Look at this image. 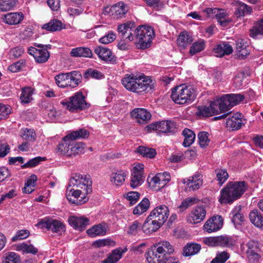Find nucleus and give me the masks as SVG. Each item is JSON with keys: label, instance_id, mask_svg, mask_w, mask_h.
<instances>
[{"label": "nucleus", "instance_id": "nucleus-1", "mask_svg": "<svg viewBox=\"0 0 263 263\" xmlns=\"http://www.w3.org/2000/svg\"><path fill=\"white\" fill-rule=\"evenodd\" d=\"M202 241L204 245L208 246L242 247L246 244L247 247H257L258 245V242L254 240L248 241L247 239H242L237 236H230L227 235L204 237Z\"/></svg>", "mask_w": 263, "mask_h": 263}, {"label": "nucleus", "instance_id": "nucleus-2", "mask_svg": "<svg viewBox=\"0 0 263 263\" xmlns=\"http://www.w3.org/2000/svg\"><path fill=\"white\" fill-rule=\"evenodd\" d=\"M248 187L244 181L229 182L226 186L220 191L219 201L221 203H232L240 198Z\"/></svg>", "mask_w": 263, "mask_h": 263}, {"label": "nucleus", "instance_id": "nucleus-3", "mask_svg": "<svg viewBox=\"0 0 263 263\" xmlns=\"http://www.w3.org/2000/svg\"><path fill=\"white\" fill-rule=\"evenodd\" d=\"M122 83L127 90L137 93L148 91L154 87L152 80L144 76L137 77L134 74H126L123 78Z\"/></svg>", "mask_w": 263, "mask_h": 263}, {"label": "nucleus", "instance_id": "nucleus-4", "mask_svg": "<svg viewBox=\"0 0 263 263\" xmlns=\"http://www.w3.org/2000/svg\"><path fill=\"white\" fill-rule=\"evenodd\" d=\"M171 97L175 103L189 104L195 99L196 93L192 86L181 85L176 86L172 90Z\"/></svg>", "mask_w": 263, "mask_h": 263}, {"label": "nucleus", "instance_id": "nucleus-5", "mask_svg": "<svg viewBox=\"0 0 263 263\" xmlns=\"http://www.w3.org/2000/svg\"><path fill=\"white\" fill-rule=\"evenodd\" d=\"M57 150L60 155L71 157L84 153V144L81 142H74L67 135L59 144Z\"/></svg>", "mask_w": 263, "mask_h": 263}, {"label": "nucleus", "instance_id": "nucleus-6", "mask_svg": "<svg viewBox=\"0 0 263 263\" xmlns=\"http://www.w3.org/2000/svg\"><path fill=\"white\" fill-rule=\"evenodd\" d=\"M61 104L70 112H78L90 107L82 91H78L72 96L61 102Z\"/></svg>", "mask_w": 263, "mask_h": 263}, {"label": "nucleus", "instance_id": "nucleus-7", "mask_svg": "<svg viewBox=\"0 0 263 263\" xmlns=\"http://www.w3.org/2000/svg\"><path fill=\"white\" fill-rule=\"evenodd\" d=\"M154 36V31L152 27L139 26L137 28L136 43L140 48L145 49L150 46Z\"/></svg>", "mask_w": 263, "mask_h": 263}, {"label": "nucleus", "instance_id": "nucleus-8", "mask_svg": "<svg viewBox=\"0 0 263 263\" xmlns=\"http://www.w3.org/2000/svg\"><path fill=\"white\" fill-rule=\"evenodd\" d=\"M241 94H227L217 98L220 103V110L223 113L228 111L233 106L236 105L244 99Z\"/></svg>", "mask_w": 263, "mask_h": 263}, {"label": "nucleus", "instance_id": "nucleus-9", "mask_svg": "<svg viewBox=\"0 0 263 263\" xmlns=\"http://www.w3.org/2000/svg\"><path fill=\"white\" fill-rule=\"evenodd\" d=\"M70 186L75 187L86 193L91 192L92 182L89 176L85 174H75L71 177L69 183Z\"/></svg>", "mask_w": 263, "mask_h": 263}, {"label": "nucleus", "instance_id": "nucleus-10", "mask_svg": "<svg viewBox=\"0 0 263 263\" xmlns=\"http://www.w3.org/2000/svg\"><path fill=\"white\" fill-rule=\"evenodd\" d=\"M88 193L69 184L67 187L66 196L69 202L79 205L85 203L88 200V198L86 195Z\"/></svg>", "mask_w": 263, "mask_h": 263}, {"label": "nucleus", "instance_id": "nucleus-11", "mask_svg": "<svg viewBox=\"0 0 263 263\" xmlns=\"http://www.w3.org/2000/svg\"><path fill=\"white\" fill-rule=\"evenodd\" d=\"M167 250L163 248H149L147 249L145 256L148 263H162L163 260L167 259Z\"/></svg>", "mask_w": 263, "mask_h": 263}, {"label": "nucleus", "instance_id": "nucleus-12", "mask_svg": "<svg viewBox=\"0 0 263 263\" xmlns=\"http://www.w3.org/2000/svg\"><path fill=\"white\" fill-rule=\"evenodd\" d=\"M227 119L226 125L227 128H229L232 130H238L243 124L241 118V115L239 113H236L233 115H231V112L224 113L223 115L216 117L214 119L215 120H218L221 119Z\"/></svg>", "mask_w": 263, "mask_h": 263}, {"label": "nucleus", "instance_id": "nucleus-13", "mask_svg": "<svg viewBox=\"0 0 263 263\" xmlns=\"http://www.w3.org/2000/svg\"><path fill=\"white\" fill-rule=\"evenodd\" d=\"M41 229L45 228L54 233H61L65 231V227L61 221L46 217L41 219L36 224Z\"/></svg>", "mask_w": 263, "mask_h": 263}, {"label": "nucleus", "instance_id": "nucleus-14", "mask_svg": "<svg viewBox=\"0 0 263 263\" xmlns=\"http://www.w3.org/2000/svg\"><path fill=\"white\" fill-rule=\"evenodd\" d=\"M117 30L121 39L125 40L126 42H131L134 40V36L137 34V28L133 22H128L118 26Z\"/></svg>", "mask_w": 263, "mask_h": 263}, {"label": "nucleus", "instance_id": "nucleus-15", "mask_svg": "<svg viewBox=\"0 0 263 263\" xmlns=\"http://www.w3.org/2000/svg\"><path fill=\"white\" fill-rule=\"evenodd\" d=\"M148 131L156 130L166 134H174L177 131L175 123L172 121H162L147 126Z\"/></svg>", "mask_w": 263, "mask_h": 263}, {"label": "nucleus", "instance_id": "nucleus-16", "mask_svg": "<svg viewBox=\"0 0 263 263\" xmlns=\"http://www.w3.org/2000/svg\"><path fill=\"white\" fill-rule=\"evenodd\" d=\"M169 212L167 206L165 205H160L155 208L149 215L163 225L168 217Z\"/></svg>", "mask_w": 263, "mask_h": 263}, {"label": "nucleus", "instance_id": "nucleus-17", "mask_svg": "<svg viewBox=\"0 0 263 263\" xmlns=\"http://www.w3.org/2000/svg\"><path fill=\"white\" fill-rule=\"evenodd\" d=\"M223 225V219L221 216L217 215L209 219L203 226V229L208 233L219 230Z\"/></svg>", "mask_w": 263, "mask_h": 263}, {"label": "nucleus", "instance_id": "nucleus-18", "mask_svg": "<svg viewBox=\"0 0 263 263\" xmlns=\"http://www.w3.org/2000/svg\"><path fill=\"white\" fill-rule=\"evenodd\" d=\"M143 168L142 164H139L134 167L130 183V185L132 188L135 189L143 183Z\"/></svg>", "mask_w": 263, "mask_h": 263}, {"label": "nucleus", "instance_id": "nucleus-19", "mask_svg": "<svg viewBox=\"0 0 263 263\" xmlns=\"http://www.w3.org/2000/svg\"><path fill=\"white\" fill-rule=\"evenodd\" d=\"M220 103L218 99L214 100L209 106H203L199 107V114L204 117H210L214 115L223 113L220 110Z\"/></svg>", "mask_w": 263, "mask_h": 263}, {"label": "nucleus", "instance_id": "nucleus-20", "mask_svg": "<svg viewBox=\"0 0 263 263\" xmlns=\"http://www.w3.org/2000/svg\"><path fill=\"white\" fill-rule=\"evenodd\" d=\"M68 221L72 228L79 231L84 230L89 224V219L84 216H71Z\"/></svg>", "mask_w": 263, "mask_h": 263}, {"label": "nucleus", "instance_id": "nucleus-21", "mask_svg": "<svg viewBox=\"0 0 263 263\" xmlns=\"http://www.w3.org/2000/svg\"><path fill=\"white\" fill-rule=\"evenodd\" d=\"M206 214V211L203 206H197L191 212L187 221L193 224L198 223L204 219Z\"/></svg>", "mask_w": 263, "mask_h": 263}, {"label": "nucleus", "instance_id": "nucleus-22", "mask_svg": "<svg viewBox=\"0 0 263 263\" xmlns=\"http://www.w3.org/2000/svg\"><path fill=\"white\" fill-rule=\"evenodd\" d=\"M28 53L33 56L35 61L38 63H44L49 58V52L45 49H37L30 47L28 48Z\"/></svg>", "mask_w": 263, "mask_h": 263}, {"label": "nucleus", "instance_id": "nucleus-23", "mask_svg": "<svg viewBox=\"0 0 263 263\" xmlns=\"http://www.w3.org/2000/svg\"><path fill=\"white\" fill-rule=\"evenodd\" d=\"M162 225L148 215L142 226V230L145 234H151L157 231Z\"/></svg>", "mask_w": 263, "mask_h": 263}, {"label": "nucleus", "instance_id": "nucleus-24", "mask_svg": "<svg viewBox=\"0 0 263 263\" xmlns=\"http://www.w3.org/2000/svg\"><path fill=\"white\" fill-rule=\"evenodd\" d=\"M171 180V176L167 172L158 173L152 179V183L159 189L164 187Z\"/></svg>", "mask_w": 263, "mask_h": 263}, {"label": "nucleus", "instance_id": "nucleus-25", "mask_svg": "<svg viewBox=\"0 0 263 263\" xmlns=\"http://www.w3.org/2000/svg\"><path fill=\"white\" fill-rule=\"evenodd\" d=\"M214 55L217 57H222L233 52V48L228 42H222L217 45L213 49Z\"/></svg>", "mask_w": 263, "mask_h": 263}, {"label": "nucleus", "instance_id": "nucleus-26", "mask_svg": "<svg viewBox=\"0 0 263 263\" xmlns=\"http://www.w3.org/2000/svg\"><path fill=\"white\" fill-rule=\"evenodd\" d=\"M127 251V248H117L113 250L102 263H117L122 257L123 254Z\"/></svg>", "mask_w": 263, "mask_h": 263}, {"label": "nucleus", "instance_id": "nucleus-27", "mask_svg": "<svg viewBox=\"0 0 263 263\" xmlns=\"http://www.w3.org/2000/svg\"><path fill=\"white\" fill-rule=\"evenodd\" d=\"M107 225L101 223L92 226L86 231L87 234L91 237L104 236L106 234Z\"/></svg>", "mask_w": 263, "mask_h": 263}, {"label": "nucleus", "instance_id": "nucleus-28", "mask_svg": "<svg viewBox=\"0 0 263 263\" xmlns=\"http://www.w3.org/2000/svg\"><path fill=\"white\" fill-rule=\"evenodd\" d=\"M131 116L137 119L139 123H143L149 120L151 114L144 108H135L131 111Z\"/></svg>", "mask_w": 263, "mask_h": 263}, {"label": "nucleus", "instance_id": "nucleus-29", "mask_svg": "<svg viewBox=\"0 0 263 263\" xmlns=\"http://www.w3.org/2000/svg\"><path fill=\"white\" fill-rule=\"evenodd\" d=\"M202 176L200 174H196L192 177L191 178L187 179L186 181L184 179L183 183L189 189L190 191H195L198 190L202 184Z\"/></svg>", "mask_w": 263, "mask_h": 263}, {"label": "nucleus", "instance_id": "nucleus-30", "mask_svg": "<svg viewBox=\"0 0 263 263\" xmlns=\"http://www.w3.org/2000/svg\"><path fill=\"white\" fill-rule=\"evenodd\" d=\"M236 49L238 56L241 59L245 58L250 53L248 43L243 39L236 41Z\"/></svg>", "mask_w": 263, "mask_h": 263}, {"label": "nucleus", "instance_id": "nucleus-31", "mask_svg": "<svg viewBox=\"0 0 263 263\" xmlns=\"http://www.w3.org/2000/svg\"><path fill=\"white\" fill-rule=\"evenodd\" d=\"M128 9L123 2H120L112 6L109 9L111 15L117 19L124 17Z\"/></svg>", "mask_w": 263, "mask_h": 263}, {"label": "nucleus", "instance_id": "nucleus-32", "mask_svg": "<svg viewBox=\"0 0 263 263\" xmlns=\"http://www.w3.org/2000/svg\"><path fill=\"white\" fill-rule=\"evenodd\" d=\"M95 52L100 59L105 62L112 61L115 58L110 50L102 46L97 47L95 50Z\"/></svg>", "mask_w": 263, "mask_h": 263}, {"label": "nucleus", "instance_id": "nucleus-33", "mask_svg": "<svg viewBox=\"0 0 263 263\" xmlns=\"http://www.w3.org/2000/svg\"><path fill=\"white\" fill-rule=\"evenodd\" d=\"M24 18V15L22 12H11L5 15L4 22L10 25H16L20 24Z\"/></svg>", "mask_w": 263, "mask_h": 263}, {"label": "nucleus", "instance_id": "nucleus-34", "mask_svg": "<svg viewBox=\"0 0 263 263\" xmlns=\"http://www.w3.org/2000/svg\"><path fill=\"white\" fill-rule=\"evenodd\" d=\"M92 55L91 50L87 47H80L72 48L70 51V55L74 58H91Z\"/></svg>", "mask_w": 263, "mask_h": 263}, {"label": "nucleus", "instance_id": "nucleus-35", "mask_svg": "<svg viewBox=\"0 0 263 263\" xmlns=\"http://www.w3.org/2000/svg\"><path fill=\"white\" fill-rule=\"evenodd\" d=\"M68 75L69 87H76L82 81V76L79 71L68 72Z\"/></svg>", "mask_w": 263, "mask_h": 263}, {"label": "nucleus", "instance_id": "nucleus-36", "mask_svg": "<svg viewBox=\"0 0 263 263\" xmlns=\"http://www.w3.org/2000/svg\"><path fill=\"white\" fill-rule=\"evenodd\" d=\"M250 221L256 227L263 228V216L257 210H253L250 213Z\"/></svg>", "mask_w": 263, "mask_h": 263}, {"label": "nucleus", "instance_id": "nucleus-37", "mask_svg": "<svg viewBox=\"0 0 263 263\" xmlns=\"http://www.w3.org/2000/svg\"><path fill=\"white\" fill-rule=\"evenodd\" d=\"M126 176L125 172L122 170L113 172L110 175V181L117 186H120L123 184Z\"/></svg>", "mask_w": 263, "mask_h": 263}, {"label": "nucleus", "instance_id": "nucleus-38", "mask_svg": "<svg viewBox=\"0 0 263 263\" xmlns=\"http://www.w3.org/2000/svg\"><path fill=\"white\" fill-rule=\"evenodd\" d=\"M43 29L50 31H60L64 28L62 23L57 19L51 20L48 23L43 25Z\"/></svg>", "mask_w": 263, "mask_h": 263}, {"label": "nucleus", "instance_id": "nucleus-39", "mask_svg": "<svg viewBox=\"0 0 263 263\" xmlns=\"http://www.w3.org/2000/svg\"><path fill=\"white\" fill-rule=\"evenodd\" d=\"M236 6H237V8L235 13L237 16H245L252 12V8L240 1H237Z\"/></svg>", "mask_w": 263, "mask_h": 263}, {"label": "nucleus", "instance_id": "nucleus-40", "mask_svg": "<svg viewBox=\"0 0 263 263\" xmlns=\"http://www.w3.org/2000/svg\"><path fill=\"white\" fill-rule=\"evenodd\" d=\"M193 41L192 36L188 33L181 32L178 37L177 43L179 47L184 49L190 45Z\"/></svg>", "mask_w": 263, "mask_h": 263}, {"label": "nucleus", "instance_id": "nucleus-41", "mask_svg": "<svg viewBox=\"0 0 263 263\" xmlns=\"http://www.w3.org/2000/svg\"><path fill=\"white\" fill-rule=\"evenodd\" d=\"M182 135L184 137L183 145L185 147L190 146L195 141V133L188 128H185L182 132Z\"/></svg>", "mask_w": 263, "mask_h": 263}, {"label": "nucleus", "instance_id": "nucleus-42", "mask_svg": "<svg viewBox=\"0 0 263 263\" xmlns=\"http://www.w3.org/2000/svg\"><path fill=\"white\" fill-rule=\"evenodd\" d=\"M205 47V42L202 39H199L194 42L190 47L189 53L193 55L198 52L203 51Z\"/></svg>", "mask_w": 263, "mask_h": 263}, {"label": "nucleus", "instance_id": "nucleus-43", "mask_svg": "<svg viewBox=\"0 0 263 263\" xmlns=\"http://www.w3.org/2000/svg\"><path fill=\"white\" fill-rule=\"evenodd\" d=\"M149 206V201L147 198L143 199L134 209V215H140L146 212Z\"/></svg>", "mask_w": 263, "mask_h": 263}, {"label": "nucleus", "instance_id": "nucleus-44", "mask_svg": "<svg viewBox=\"0 0 263 263\" xmlns=\"http://www.w3.org/2000/svg\"><path fill=\"white\" fill-rule=\"evenodd\" d=\"M68 72L60 73L54 77L57 85L61 88L69 87Z\"/></svg>", "mask_w": 263, "mask_h": 263}, {"label": "nucleus", "instance_id": "nucleus-45", "mask_svg": "<svg viewBox=\"0 0 263 263\" xmlns=\"http://www.w3.org/2000/svg\"><path fill=\"white\" fill-rule=\"evenodd\" d=\"M199 199L195 197L186 198L182 201L180 205L178 206V212L182 213L189 206L197 203Z\"/></svg>", "mask_w": 263, "mask_h": 263}, {"label": "nucleus", "instance_id": "nucleus-46", "mask_svg": "<svg viewBox=\"0 0 263 263\" xmlns=\"http://www.w3.org/2000/svg\"><path fill=\"white\" fill-rule=\"evenodd\" d=\"M259 34L263 35V18L257 22L254 26L250 29V36L256 39Z\"/></svg>", "mask_w": 263, "mask_h": 263}, {"label": "nucleus", "instance_id": "nucleus-47", "mask_svg": "<svg viewBox=\"0 0 263 263\" xmlns=\"http://www.w3.org/2000/svg\"><path fill=\"white\" fill-rule=\"evenodd\" d=\"M241 210V206H236L233 211L231 212V214L232 215V222L234 224H240L244 220L243 215L240 213Z\"/></svg>", "mask_w": 263, "mask_h": 263}, {"label": "nucleus", "instance_id": "nucleus-48", "mask_svg": "<svg viewBox=\"0 0 263 263\" xmlns=\"http://www.w3.org/2000/svg\"><path fill=\"white\" fill-rule=\"evenodd\" d=\"M136 152L143 157L153 158L156 155V151L155 149L145 146H140L137 148Z\"/></svg>", "mask_w": 263, "mask_h": 263}, {"label": "nucleus", "instance_id": "nucleus-49", "mask_svg": "<svg viewBox=\"0 0 263 263\" xmlns=\"http://www.w3.org/2000/svg\"><path fill=\"white\" fill-rule=\"evenodd\" d=\"M218 12L215 13V17L221 26L226 27L230 22L227 17V14L223 9L218 8Z\"/></svg>", "mask_w": 263, "mask_h": 263}, {"label": "nucleus", "instance_id": "nucleus-50", "mask_svg": "<svg viewBox=\"0 0 263 263\" xmlns=\"http://www.w3.org/2000/svg\"><path fill=\"white\" fill-rule=\"evenodd\" d=\"M33 89L30 87H25L22 89V93L20 96L21 102L23 103H28L32 100Z\"/></svg>", "mask_w": 263, "mask_h": 263}, {"label": "nucleus", "instance_id": "nucleus-51", "mask_svg": "<svg viewBox=\"0 0 263 263\" xmlns=\"http://www.w3.org/2000/svg\"><path fill=\"white\" fill-rule=\"evenodd\" d=\"M21 136L24 140L27 141H34L36 139V134L33 129H22Z\"/></svg>", "mask_w": 263, "mask_h": 263}, {"label": "nucleus", "instance_id": "nucleus-52", "mask_svg": "<svg viewBox=\"0 0 263 263\" xmlns=\"http://www.w3.org/2000/svg\"><path fill=\"white\" fill-rule=\"evenodd\" d=\"M71 140L74 141L80 138H87L89 136V133L85 129L82 128L78 130L73 131L67 135Z\"/></svg>", "mask_w": 263, "mask_h": 263}, {"label": "nucleus", "instance_id": "nucleus-53", "mask_svg": "<svg viewBox=\"0 0 263 263\" xmlns=\"http://www.w3.org/2000/svg\"><path fill=\"white\" fill-rule=\"evenodd\" d=\"M84 77L86 79L90 78L96 79H101L104 78V76L102 72L97 70L89 68L84 72Z\"/></svg>", "mask_w": 263, "mask_h": 263}, {"label": "nucleus", "instance_id": "nucleus-54", "mask_svg": "<svg viewBox=\"0 0 263 263\" xmlns=\"http://www.w3.org/2000/svg\"><path fill=\"white\" fill-rule=\"evenodd\" d=\"M2 263H21V260L18 255L14 252H9L4 257Z\"/></svg>", "mask_w": 263, "mask_h": 263}, {"label": "nucleus", "instance_id": "nucleus-55", "mask_svg": "<svg viewBox=\"0 0 263 263\" xmlns=\"http://www.w3.org/2000/svg\"><path fill=\"white\" fill-rule=\"evenodd\" d=\"M218 184L222 185L228 179L229 174L224 169H217L215 171Z\"/></svg>", "mask_w": 263, "mask_h": 263}, {"label": "nucleus", "instance_id": "nucleus-56", "mask_svg": "<svg viewBox=\"0 0 263 263\" xmlns=\"http://www.w3.org/2000/svg\"><path fill=\"white\" fill-rule=\"evenodd\" d=\"M229 257L230 255L226 251L218 252L211 263H225Z\"/></svg>", "mask_w": 263, "mask_h": 263}, {"label": "nucleus", "instance_id": "nucleus-57", "mask_svg": "<svg viewBox=\"0 0 263 263\" xmlns=\"http://www.w3.org/2000/svg\"><path fill=\"white\" fill-rule=\"evenodd\" d=\"M93 247H114L116 245V242L111 238L99 239L92 243Z\"/></svg>", "mask_w": 263, "mask_h": 263}, {"label": "nucleus", "instance_id": "nucleus-58", "mask_svg": "<svg viewBox=\"0 0 263 263\" xmlns=\"http://www.w3.org/2000/svg\"><path fill=\"white\" fill-rule=\"evenodd\" d=\"M15 4V0H0V10L2 11H9Z\"/></svg>", "mask_w": 263, "mask_h": 263}, {"label": "nucleus", "instance_id": "nucleus-59", "mask_svg": "<svg viewBox=\"0 0 263 263\" xmlns=\"http://www.w3.org/2000/svg\"><path fill=\"white\" fill-rule=\"evenodd\" d=\"M209 135V134L205 132H201L198 134L199 143L201 147H204L208 145L210 142Z\"/></svg>", "mask_w": 263, "mask_h": 263}, {"label": "nucleus", "instance_id": "nucleus-60", "mask_svg": "<svg viewBox=\"0 0 263 263\" xmlns=\"http://www.w3.org/2000/svg\"><path fill=\"white\" fill-rule=\"evenodd\" d=\"M247 257L250 262L255 263L257 261L259 258V254L252 249V248H248V250L246 251Z\"/></svg>", "mask_w": 263, "mask_h": 263}, {"label": "nucleus", "instance_id": "nucleus-61", "mask_svg": "<svg viewBox=\"0 0 263 263\" xmlns=\"http://www.w3.org/2000/svg\"><path fill=\"white\" fill-rule=\"evenodd\" d=\"M142 225L138 220L134 221L129 226L127 233L130 235H135L141 231Z\"/></svg>", "mask_w": 263, "mask_h": 263}, {"label": "nucleus", "instance_id": "nucleus-62", "mask_svg": "<svg viewBox=\"0 0 263 263\" xmlns=\"http://www.w3.org/2000/svg\"><path fill=\"white\" fill-rule=\"evenodd\" d=\"M25 66V61L24 60H21L10 65L8 67V69L12 72H17L24 68Z\"/></svg>", "mask_w": 263, "mask_h": 263}, {"label": "nucleus", "instance_id": "nucleus-63", "mask_svg": "<svg viewBox=\"0 0 263 263\" xmlns=\"http://www.w3.org/2000/svg\"><path fill=\"white\" fill-rule=\"evenodd\" d=\"M45 160V158L36 157L29 160L27 162L22 165V168L33 167L37 166L42 161Z\"/></svg>", "mask_w": 263, "mask_h": 263}, {"label": "nucleus", "instance_id": "nucleus-64", "mask_svg": "<svg viewBox=\"0 0 263 263\" xmlns=\"http://www.w3.org/2000/svg\"><path fill=\"white\" fill-rule=\"evenodd\" d=\"M30 234V232L27 230H21L18 231L15 236H14L11 240L12 241H16L18 240L24 239L27 238Z\"/></svg>", "mask_w": 263, "mask_h": 263}]
</instances>
